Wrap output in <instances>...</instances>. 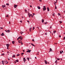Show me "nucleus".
<instances>
[{
  "label": "nucleus",
  "mask_w": 65,
  "mask_h": 65,
  "mask_svg": "<svg viewBox=\"0 0 65 65\" xmlns=\"http://www.w3.org/2000/svg\"><path fill=\"white\" fill-rule=\"evenodd\" d=\"M43 7L44 8H43V11H45V10H46V8H45V6H44Z\"/></svg>",
  "instance_id": "f257e3e1"
},
{
  "label": "nucleus",
  "mask_w": 65,
  "mask_h": 65,
  "mask_svg": "<svg viewBox=\"0 0 65 65\" xmlns=\"http://www.w3.org/2000/svg\"><path fill=\"white\" fill-rule=\"evenodd\" d=\"M28 16L29 18L31 17H32V14H30L29 13H28Z\"/></svg>",
  "instance_id": "f03ea898"
},
{
  "label": "nucleus",
  "mask_w": 65,
  "mask_h": 65,
  "mask_svg": "<svg viewBox=\"0 0 65 65\" xmlns=\"http://www.w3.org/2000/svg\"><path fill=\"white\" fill-rule=\"evenodd\" d=\"M5 31H6V32H8V33H9L10 32V30H8L6 31V30H5Z\"/></svg>",
  "instance_id": "7ed1b4c3"
},
{
  "label": "nucleus",
  "mask_w": 65,
  "mask_h": 65,
  "mask_svg": "<svg viewBox=\"0 0 65 65\" xmlns=\"http://www.w3.org/2000/svg\"><path fill=\"white\" fill-rule=\"evenodd\" d=\"M31 50H29L28 51H27V53H30V52H30V51H31Z\"/></svg>",
  "instance_id": "20e7f679"
},
{
  "label": "nucleus",
  "mask_w": 65,
  "mask_h": 65,
  "mask_svg": "<svg viewBox=\"0 0 65 65\" xmlns=\"http://www.w3.org/2000/svg\"><path fill=\"white\" fill-rule=\"evenodd\" d=\"M23 59H24V63H25V61H26V59H25V57L23 58Z\"/></svg>",
  "instance_id": "39448f33"
},
{
  "label": "nucleus",
  "mask_w": 65,
  "mask_h": 65,
  "mask_svg": "<svg viewBox=\"0 0 65 65\" xmlns=\"http://www.w3.org/2000/svg\"><path fill=\"white\" fill-rule=\"evenodd\" d=\"M17 6H18L16 5H14V7L15 8H17Z\"/></svg>",
  "instance_id": "423d86ee"
},
{
  "label": "nucleus",
  "mask_w": 65,
  "mask_h": 65,
  "mask_svg": "<svg viewBox=\"0 0 65 65\" xmlns=\"http://www.w3.org/2000/svg\"><path fill=\"white\" fill-rule=\"evenodd\" d=\"M6 45L7 46V47H9V44H7Z\"/></svg>",
  "instance_id": "0eeeda50"
},
{
  "label": "nucleus",
  "mask_w": 65,
  "mask_h": 65,
  "mask_svg": "<svg viewBox=\"0 0 65 65\" xmlns=\"http://www.w3.org/2000/svg\"><path fill=\"white\" fill-rule=\"evenodd\" d=\"M18 42L19 43H21L22 42V41L21 40H19Z\"/></svg>",
  "instance_id": "6e6552de"
},
{
  "label": "nucleus",
  "mask_w": 65,
  "mask_h": 65,
  "mask_svg": "<svg viewBox=\"0 0 65 65\" xmlns=\"http://www.w3.org/2000/svg\"><path fill=\"white\" fill-rule=\"evenodd\" d=\"M47 11H50V9H49V8H48V7H47Z\"/></svg>",
  "instance_id": "1a4fd4ad"
},
{
  "label": "nucleus",
  "mask_w": 65,
  "mask_h": 65,
  "mask_svg": "<svg viewBox=\"0 0 65 65\" xmlns=\"http://www.w3.org/2000/svg\"><path fill=\"white\" fill-rule=\"evenodd\" d=\"M2 36H3V35H4V33L3 32L2 34L1 35Z\"/></svg>",
  "instance_id": "9d476101"
},
{
  "label": "nucleus",
  "mask_w": 65,
  "mask_h": 65,
  "mask_svg": "<svg viewBox=\"0 0 65 65\" xmlns=\"http://www.w3.org/2000/svg\"><path fill=\"white\" fill-rule=\"evenodd\" d=\"M37 8L39 9H40V8H41L40 7H39V6H38L37 7Z\"/></svg>",
  "instance_id": "9b49d317"
},
{
  "label": "nucleus",
  "mask_w": 65,
  "mask_h": 65,
  "mask_svg": "<svg viewBox=\"0 0 65 65\" xmlns=\"http://www.w3.org/2000/svg\"><path fill=\"white\" fill-rule=\"evenodd\" d=\"M52 49L51 48H50V51H49V52H52Z\"/></svg>",
  "instance_id": "f8f14e48"
},
{
  "label": "nucleus",
  "mask_w": 65,
  "mask_h": 65,
  "mask_svg": "<svg viewBox=\"0 0 65 65\" xmlns=\"http://www.w3.org/2000/svg\"><path fill=\"white\" fill-rule=\"evenodd\" d=\"M15 56L14 55L12 56V58H15Z\"/></svg>",
  "instance_id": "ddd939ff"
},
{
  "label": "nucleus",
  "mask_w": 65,
  "mask_h": 65,
  "mask_svg": "<svg viewBox=\"0 0 65 65\" xmlns=\"http://www.w3.org/2000/svg\"><path fill=\"white\" fill-rule=\"evenodd\" d=\"M45 64H47V61H45Z\"/></svg>",
  "instance_id": "4468645a"
},
{
  "label": "nucleus",
  "mask_w": 65,
  "mask_h": 65,
  "mask_svg": "<svg viewBox=\"0 0 65 65\" xmlns=\"http://www.w3.org/2000/svg\"><path fill=\"white\" fill-rule=\"evenodd\" d=\"M42 23H44V19H42Z\"/></svg>",
  "instance_id": "2eb2a0df"
},
{
  "label": "nucleus",
  "mask_w": 65,
  "mask_h": 65,
  "mask_svg": "<svg viewBox=\"0 0 65 65\" xmlns=\"http://www.w3.org/2000/svg\"><path fill=\"white\" fill-rule=\"evenodd\" d=\"M14 41H12V43H13V44H14Z\"/></svg>",
  "instance_id": "dca6fc26"
},
{
  "label": "nucleus",
  "mask_w": 65,
  "mask_h": 65,
  "mask_svg": "<svg viewBox=\"0 0 65 65\" xmlns=\"http://www.w3.org/2000/svg\"><path fill=\"white\" fill-rule=\"evenodd\" d=\"M2 6L3 8H4V7H5V5H2Z\"/></svg>",
  "instance_id": "f3484780"
},
{
  "label": "nucleus",
  "mask_w": 65,
  "mask_h": 65,
  "mask_svg": "<svg viewBox=\"0 0 65 65\" xmlns=\"http://www.w3.org/2000/svg\"><path fill=\"white\" fill-rule=\"evenodd\" d=\"M4 61H2V64L4 65Z\"/></svg>",
  "instance_id": "a211bd4d"
},
{
  "label": "nucleus",
  "mask_w": 65,
  "mask_h": 65,
  "mask_svg": "<svg viewBox=\"0 0 65 65\" xmlns=\"http://www.w3.org/2000/svg\"><path fill=\"white\" fill-rule=\"evenodd\" d=\"M31 44V45H32V46H35V45H34V44H32V43Z\"/></svg>",
  "instance_id": "6ab92c4d"
},
{
  "label": "nucleus",
  "mask_w": 65,
  "mask_h": 65,
  "mask_svg": "<svg viewBox=\"0 0 65 65\" xmlns=\"http://www.w3.org/2000/svg\"><path fill=\"white\" fill-rule=\"evenodd\" d=\"M56 31H54V34H55V33H56Z\"/></svg>",
  "instance_id": "aec40b11"
},
{
  "label": "nucleus",
  "mask_w": 65,
  "mask_h": 65,
  "mask_svg": "<svg viewBox=\"0 0 65 65\" xmlns=\"http://www.w3.org/2000/svg\"><path fill=\"white\" fill-rule=\"evenodd\" d=\"M8 15H9L8 14V15H7H7L6 16V17H8H8H9Z\"/></svg>",
  "instance_id": "412c9836"
},
{
  "label": "nucleus",
  "mask_w": 65,
  "mask_h": 65,
  "mask_svg": "<svg viewBox=\"0 0 65 65\" xmlns=\"http://www.w3.org/2000/svg\"><path fill=\"white\" fill-rule=\"evenodd\" d=\"M29 58H27V59L28 60V61H29Z\"/></svg>",
  "instance_id": "4be33fe9"
},
{
  "label": "nucleus",
  "mask_w": 65,
  "mask_h": 65,
  "mask_svg": "<svg viewBox=\"0 0 65 65\" xmlns=\"http://www.w3.org/2000/svg\"><path fill=\"white\" fill-rule=\"evenodd\" d=\"M4 54L3 53L1 55V56H4Z\"/></svg>",
  "instance_id": "5701e85b"
},
{
  "label": "nucleus",
  "mask_w": 65,
  "mask_h": 65,
  "mask_svg": "<svg viewBox=\"0 0 65 65\" xmlns=\"http://www.w3.org/2000/svg\"><path fill=\"white\" fill-rule=\"evenodd\" d=\"M55 13H53V16H55Z\"/></svg>",
  "instance_id": "b1692460"
},
{
  "label": "nucleus",
  "mask_w": 65,
  "mask_h": 65,
  "mask_svg": "<svg viewBox=\"0 0 65 65\" xmlns=\"http://www.w3.org/2000/svg\"><path fill=\"white\" fill-rule=\"evenodd\" d=\"M59 23H60V24H61L62 23V22L61 21H59Z\"/></svg>",
  "instance_id": "393cba45"
},
{
  "label": "nucleus",
  "mask_w": 65,
  "mask_h": 65,
  "mask_svg": "<svg viewBox=\"0 0 65 65\" xmlns=\"http://www.w3.org/2000/svg\"><path fill=\"white\" fill-rule=\"evenodd\" d=\"M23 32H20V33L21 34H22V33H23Z\"/></svg>",
  "instance_id": "a878e982"
},
{
  "label": "nucleus",
  "mask_w": 65,
  "mask_h": 65,
  "mask_svg": "<svg viewBox=\"0 0 65 65\" xmlns=\"http://www.w3.org/2000/svg\"><path fill=\"white\" fill-rule=\"evenodd\" d=\"M19 55H20V54H17V56L18 57Z\"/></svg>",
  "instance_id": "bb28decb"
},
{
  "label": "nucleus",
  "mask_w": 65,
  "mask_h": 65,
  "mask_svg": "<svg viewBox=\"0 0 65 65\" xmlns=\"http://www.w3.org/2000/svg\"><path fill=\"white\" fill-rule=\"evenodd\" d=\"M20 39H21V40H22V39H23V37H21Z\"/></svg>",
  "instance_id": "cd10ccee"
},
{
  "label": "nucleus",
  "mask_w": 65,
  "mask_h": 65,
  "mask_svg": "<svg viewBox=\"0 0 65 65\" xmlns=\"http://www.w3.org/2000/svg\"><path fill=\"white\" fill-rule=\"evenodd\" d=\"M55 63H57V60H56L55 61Z\"/></svg>",
  "instance_id": "c85d7f7f"
},
{
  "label": "nucleus",
  "mask_w": 65,
  "mask_h": 65,
  "mask_svg": "<svg viewBox=\"0 0 65 65\" xmlns=\"http://www.w3.org/2000/svg\"><path fill=\"white\" fill-rule=\"evenodd\" d=\"M22 37V36H20V37H19V39H20V38Z\"/></svg>",
  "instance_id": "c756f323"
},
{
  "label": "nucleus",
  "mask_w": 65,
  "mask_h": 65,
  "mask_svg": "<svg viewBox=\"0 0 65 65\" xmlns=\"http://www.w3.org/2000/svg\"><path fill=\"white\" fill-rule=\"evenodd\" d=\"M47 22H44V23L45 24H45H47Z\"/></svg>",
  "instance_id": "7c9ffc66"
},
{
  "label": "nucleus",
  "mask_w": 65,
  "mask_h": 65,
  "mask_svg": "<svg viewBox=\"0 0 65 65\" xmlns=\"http://www.w3.org/2000/svg\"><path fill=\"white\" fill-rule=\"evenodd\" d=\"M62 51H60V53L61 54H62Z\"/></svg>",
  "instance_id": "2f4dec72"
},
{
  "label": "nucleus",
  "mask_w": 65,
  "mask_h": 65,
  "mask_svg": "<svg viewBox=\"0 0 65 65\" xmlns=\"http://www.w3.org/2000/svg\"><path fill=\"white\" fill-rule=\"evenodd\" d=\"M6 5H9V4L8 3L6 4Z\"/></svg>",
  "instance_id": "473e14b6"
},
{
  "label": "nucleus",
  "mask_w": 65,
  "mask_h": 65,
  "mask_svg": "<svg viewBox=\"0 0 65 65\" xmlns=\"http://www.w3.org/2000/svg\"><path fill=\"white\" fill-rule=\"evenodd\" d=\"M6 64H7V63H8V62H7V61H6V62H5Z\"/></svg>",
  "instance_id": "72a5a7b5"
},
{
  "label": "nucleus",
  "mask_w": 65,
  "mask_h": 65,
  "mask_svg": "<svg viewBox=\"0 0 65 65\" xmlns=\"http://www.w3.org/2000/svg\"><path fill=\"white\" fill-rule=\"evenodd\" d=\"M16 61L17 62H19V60H16Z\"/></svg>",
  "instance_id": "f704fd0d"
},
{
  "label": "nucleus",
  "mask_w": 65,
  "mask_h": 65,
  "mask_svg": "<svg viewBox=\"0 0 65 65\" xmlns=\"http://www.w3.org/2000/svg\"><path fill=\"white\" fill-rule=\"evenodd\" d=\"M34 29H35V27H33V30H34Z\"/></svg>",
  "instance_id": "c9c22d12"
},
{
  "label": "nucleus",
  "mask_w": 65,
  "mask_h": 65,
  "mask_svg": "<svg viewBox=\"0 0 65 65\" xmlns=\"http://www.w3.org/2000/svg\"><path fill=\"white\" fill-rule=\"evenodd\" d=\"M31 29H32V28L31 27L29 29V30H31Z\"/></svg>",
  "instance_id": "e433bc0d"
},
{
  "label": "nucleus",
  "mask_w": 65,
  "mask_h": 65,
  "mask_svg": "<svg viewBox=\"0 0 65 65\" xmlns=\"http://www.w3.org/2000/svg\"><path fill=\"white\" fill-rule=\"evenodd\" d=\"M55 9H57V6H55Z\"/></svg>",
  "instance_id": "4c0bfd02"
},
{
  "label": "nucleus",
  "mask_w": 65,
  "mask_h": 65,
  "mask_svg": "<svg viewBox=\"0 0 65 65\" xmlns=\"http://www.w3.org/2000/svg\"><path fill=\"white\" fill-rule=\"evenodd\" d=\"M57 60H60V59L59 58H57Z\"/></svg>",
  "instance_id": "58836bf2"
},
{
  "label": "nucleus",
  "mask_w": 65,
  "mask_h": 65,
  "mask_svg": "<svg viewBox=\"0 0 65 65\" xmlns=\"http://www.w3.org/2000/svg\"><path fill=\"white\" fill-rule=\"evenodd\" d=\"M58 15H60V14L59 13H58Z\"/></svg>",
  "instance_id": "ea45409f"
},
{
  "label": "nucleus",
  "mask_w": 65,
  "mask_h": 65,
  "mask_svg": "<svg viewBox=\"0 0 65 65\" xmlns=\"http://www.w3.org/2000/svg\"><path fill=\"white\" fill-rule=\"evenodd\" d=\"M45 35H47V32L45 33Z\"/></svg>",
  "instance_id": "a19ab883"
},
{
  "label": "nucleus",
  "mask_w": 65,
  "mask_h": 65,
  "mask_svg": "<svg viewBox=\"0 0 65 65\" xmlns=\"http://www.w3.org/2000/svg\"><path fill=\"white\" fill-rule=\"evenodd\" d=\"M32 41H34V39H32Z\"/></svg>",
  "instance_id": "79ce46f5"
},
{
  "label": "nucleus",
  "mask_w": 65,
  "mask_h": 65,
  "mask_svg": "<svg viewBox=\"0 0 65 65\" xmlns=\"http://www.w3.org/2000/svg\"><path fill=\"white\" fill-rule=\"evenodd\" d=\"M65 39V37H64V38L63 39V40H64V39Z\"/></svg>",
  "instance_id": "37998d69"
},
{
  "label": "nucleus",
  "mask_w": 65,
  "mask_h": 65,
  "mask_svg": "<svg viewBox=\"0 0 65 65\" xmlns=\"http://www.w3.org/2000/svg\"><path fill=\"white\" fill-rule=\"evenodd\" d=\"M37 28L39 29V27H37Z\"/></svg>",
  "instance_id": "c03bdc74"
},
{
  "label": "nucleus",
  "mask_w": 65,
  "mask_h": 65,
  "mask_svg": "<svg viewBox=\"0 0 65 65\" xmlns=\"http://www.w3.org/2000/svg\"><path fill=\"white\" fill-rule=\"evenodd\" d=\"M0 28H1V29H3V27H1Z\"/></svg>",
  "instance_id": "a18cd8bd"
},
{
  "label": "nucleus",
  "mask_w": 65,
  "mask_h": 65,
  "mask_svg": "<svg viewBox=\"0 0 65 65\" xmlns=\"http://www.w3.org/2000/svg\"><path fill=\"white\" fill-rule=\"evenodd\" d=\"M61 51L62 53H63V51Z\"/></svg>",
  "instance_id": "49530a36"
},
{
  "label": "nucleus",
  "mask_w": 65,
  "mask_h": 65,
  "mask_svg": "<svg viewBox=\"0 0 65 65\" xmlns=\"http://www.w3.org/2000/svg\"><path fill=\"white\" fill-rule=\"evenodd\" d=\"M21 44H22H22H23V43H22V42H21Z\"/></svg>",
  "instance_id": "de8ad7c7"
},
{
  "label": "nucleus",
  "mask_w": 65,
  "mask_h": 65,
  "mask_svg": "<svg viewBox=\"0 0 65 65\" xmlns=\"http://www.w3.org/2000/svg\"><path fill=\"white\" fill-rule=\"evenodd\" d=\"M20 22H21V23H22V21H20Z\"/></svg>",
  "instance_id": "09e8293b"
},
{
  "label": "nucleus",
  "mask_w": 65,
  "mask_h": 65,
  "mask_svg": "<svg viewBox=\"0 0 65 65\" xmlns=\"http://www.w3.org/2000/svg\"><path fill=\"white\" fill-rule=\"evenodd\" d=\"M27 22H28V23H29V21H27Z\"/></svg>",
  "instance_id": "8fccbe9b"
},
{
  "label": "nucleus",
  "mask_w": 65,
  "mask_h": 65,
  "mask_svg": "<svg viewBox=\"0 0 65 65\" xmlns=\"http://www.w3.org/2000/svg\"><path fill=\"white\" fill-rule=\"evenodd\" d=\"M34 14H35L34 13H33V15H34Z\"/></svg>",
  "instance_id": "3c124183"
},
{
  "label": "nucleus",
  "mask_w": 65,
  "mask_h": 65,
  "mask_svg": "<svg viewBox=\"0 0 65 65\" xmlns=\"http://www.w3.org/2000/svg\"><path fill=\"white\" fill-rule=\"evenodd\" d=\"M19 38H18L17 39V40H19Z\"/></svg>",
  "instance_id": "603ef678"
},
{
  "label": "nucleus",
  "mask_w": 65,
  "mask_h": 65,
  "mask_svg": "<svg viewBox=\"0 0 65 65\" xmlns=\"http://www.w3.org/2000/svg\"><path fill=\"white\" fill-rule=\"evenodd\" d=\"M21 56H23V54H21Z\"/></svg>",
  "instance_id": "864d4df0"
},
{
  "label": "nucleus",
  "mask_w": 65,
  "mask_h": 65,
  "mask_svg": "<svg viewBox=\"0 0 65 65\" xmlns=\"http://www.w3.org/2000/svg\"><path fill=\"white\" fill-rule=\"evenodd\" d=\"M27 12V10H25V12Z\"/></svg>",
  "instance_id": "5fc2aeb1"
},
{
  "label": "nucleus",
  "mask_w": 65,
  "mask_h": 65,
  "mask_svg": "<svg viewBox=\"0 0 65 65\" xmlns=\"http://www.w3.org/2000/svg\"><path fill=\"white\" fill-rule=\"evenodd\" d=\"M30 7H32V6H30Z\"/></svg>",
  "instance_id": "6e6d98bb"
},
{
  "label": "nucleus",
  "mask_w": 65,
  "mask_h": 65,
  "mask_svg": "<svg viewBox=\"0 0 65 65\" xmlns=\"http://www.w3.org/2000/svg\"><path fill=\"white\" fill-rule=\"evenodd\" d=\"M6 61H4V62H5V63H6Z\"/></svg>",
  "instance_id": "4d7b16f0"
},
{
  "label": "nucleus",
  "mask_w": 65,
  "mask_h": 65,
  "mask_svg": "<svg viewBox=\"0 0 65 65\" xmlns=\"http://www.w3.org/2000/svg\"><path fill=\"white\" fill-rule=\"evenodd\" d=\"M7 49L8 50V47H7Z\"/></svg>",
  "instance_id": "13d9d810"
},
{
  "label": "nucleus",
  "mask_w": 65,
  "mask_h": 65,
  "mask_svg": "<svg viewBox=\"0 0 65 65\" xmlns=\"http://www.w3.org/2000/svg\"><path fill=\"white\" fill-rule=\"evenodd\" d=\"M9 24H10V22H9Z\"/></svg>",
  "instance_id": "bf43d9fd"
},
{
  "label": "nucleus",
  "mask_w": 65,
  "mask_h": 65,
  "mask_svg": "<svg viewBox=\"0 0 65 65\" xmlns=\"http://www.w3.org/2000/svg\"><path fill=\"white\" fill-rule=\"evenodd\" d=\"M40 2H41V0H39Z\"/></svg>",
  "instance_id": "052dcab7"
},
{
  "label": "nucleus",
  "mask_w": 65,
  "mask_h": 65,
  "mask_svg": "<svg viewBox=\"0 0 65 65\" xmlns=\"http://www.w3.org/2000/svg\"><path fill=\"white\" fill-rule=\"evenodd\" d=\"M21 54H22V55H23V54H24V53H21Z\"/></svg>",
  "instance_id": "680f3d73"
},
{
  "label": "nucleus",
  "mask_w": 65,
  "mask_h": 65,
  "mask_svg": "<svg viewBox=\"0 0 65 65\" xmlns=\"http://www.w3.org/2000/svg\"><path fill=\"white\" fill-rule=\"evenodd\" d=\"M52 28V27H51H51H50V28Z\"/></svg>",
  "instance_id": "e2e57ef3"
},
{
  "label": "nucleus",
  "mask_w": 65,
  "mask_h": 65,
  "mask_svg": "<svg viewBox=\"0 0 65 65\" xmlns=\"http://www.w3.org/2000/svg\"><path fill=\"white\" fill-rule=\"evenodd\" d=\"M59 37H61V35H59Z\"/></svg>",
  "instance_id": "0e129e2a"
},
{
  "label": "nucleus",
  "mask_w": 65,
  "mask_h": 65,
  "mask_svg": "<svg viewBox=\"0 0 65 65\" xmlns=\"http://www.w3.org/2000/svg\"><path fill=\"white\" fill-rule=\"evenodd\" d=\"M8 60H10V59H9L8 58Z\"/></svg>",
  "instance_id": "69168bd1"
},
{
  "label": "nucleus",
  "mask_w": 65,
  "mask_h": 65,
  "mask_svg": "<svg viewBox=\"0 0 65 65\" xmlns=\"http://www.w3.org/2000/svg\"><path fill=\"white\" fill-rule=\"evenodd\" d=\"M57 3V2H55V3Z\"/></svg>",
  "instance_id": "338daca9"
},
{
  "label": "nucleus",
  "mask_w": 65,
  "mask_h": 65,
  "mask_svg": "<svg viewBox=\"0 0 65 65\" xmlns=\"http://www.w3.org/2000/svg\"><path fill=\"white\" fill-rule=\"evenodd\" d=\"M29 31H30V32H31V30H29Z\"/></svg>",
  "instance_id": "774afa93"
}]
</instances>
